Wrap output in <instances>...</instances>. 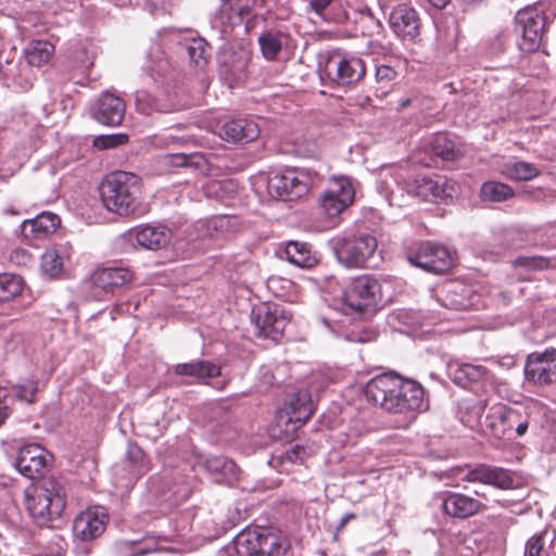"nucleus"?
I'll use <instances>...</instances> for the list:
<instances>
[{"label": "nucleus", "mask_w": 556, "mask_h": 556, "mask_svg": "<svg viewBox=\"0 0 556 556\" xmlns=\"http://www.w3.org/2000/svg\"><path fill=\"white\" fill-rule=\"evenodd\" d=\"M282 33L273 30H265L258 36L257 41L262 55L267 61L277 60L279 53L282 50Z\"/></svg>", "instance_id": "33"}, {"label": "nucleus", "mask_w": 556, "mask_h": 556, "mask_svg": "<svg viewBox=\"0 0 556 556\" xmlns=\"http://www.w3.org/2000/svg\"><path fill=\"white\" fill-rule=\"evenodd\" d=\"M262 549L261 556H291L286 544L271 533H264Z\"/></svg>", "instance_id": "46"}, {"label": "nucleus", "mask_w": 556, "mask_h": 556, "mask_svg": "<svg viewBox=\"0 0 556 556\" xmlns=\"http://www.w3.org/2000/svg\"><path fill=\"white\" fill-rule=\"evenodd\" d=\"M177 376L190 377L198 383H210V379L220 376V367L210 361H193L173 367Z\"/></svg>", "instance_id": "23"}, {"label": "nucleus", "mask_w": 556, "mask_h": 556, "mask_svg": "<svg viewBox=\"0 0 556 556\" xmlns=\"http://www.w3.org/2000/svg\"><path fill=\"white\" fill-rule=\"evenodd\" d=\"M525 374L528 380L536 384H549L556 381V350L530 354L527 358Z\"/></svg>", "instance_id": "14"}, {"label": "nucleus", "mask_w": 556, "mask_h": 556, "mask_svg": "<svg viewBox=\"0 0 556 556\" xmlns=\"http://www.w3.org/2000/svg\"><path fill=\"white\" fill-rule=\"evenodd\" d=\"M334 0H309V8L312 11H314L318 16L323 17L327 21L324 13L328 7L331 5V3Z\"/></svg>", "instance_id": "56"}, {"label": "nucleus", "mask_w": 556, "mask_h": 556, "mask_svg": "<svg viewBox=\"0 0 556 556\" xmlns=\"http://www.w3.org/2000/svg\"><path fill=\"white\" fill-rule=\"evenodd\" d=\"M291 316L278 304L262 303L254 307L251 313V320L255 325L256 334L274 341L279 340Z\"/></svg>", "instance_id": "7"}, {"label": "nucleus", "mask_w": 556, "mask_h": 556, "mask_svg": "<svg viewBox=\"0 0 556 556\" xmlns=\"http://www.w3.org/2000/svg\"><path fill=\"white\" fill-rule=\"evenodd\" d=\"M409 191L424 200L429 201L438 200V197L444 193V191L440 189L439 176L435 179L430 177H418L414 179L409 187Z\"/></svg>", "instance_id": "35"}, {"label": "nucleus", "mask_w": 556, "mask_h": 556, "mask_svg": "<svg viewBox=\"0 0 556 556\" xmlns=\"http://www.w3.org/2000/svg\"><path fill=\"white\" fill-rule=\"evenodd\" d=\"M124 464L129 471L128 480L130 482L138 480L149 470V464L146 459L144 452L135 442L128 443Z\"/></svg>", "instance_id": "31"}, {"label": "nucleus", "mask_w": 556, "mask_h": 556, "mask_svg": "<svg viewBox=\"0 0 556 556\" xmlns=\"http://www.w3.org/2000/svg\"><path fill=\"white\" fill-rule=\"evenodd\" d=\"M525 556H549L546 532L535 533L526 542Z\"/></svg>", "instance_id": "47"}, {"label": "nucleus", "mask_w": 556, "mask_h": 556, "mask_svg": "<svg viewBox=\"0 0 556 556\" xmlns=\"http://www.w3.org/2000/svg\"><path fill=\"white\" fill-rule=\"evenodd\" d=\"M486 362L495 364L500 367L510 369L516 365V359L513 355H504L501 357H491Z\"/></svg>", "instance_id": "57"}, {"label": "nucleus", "mask_w": 556, "mask_h": 556, "mask_svg": "<svg viewBox=\"0 0 556 556\" xmlns=\"http://www.w3.org/2000/svg\"><path fill=\"white\" fill-rule=\"evenodd\" d=\"M252 61L249 47L224 46L218 55V72L220 77L231 87L247 78L248 67Z\"/></svg>", "instance_id": "8"}, {"label": "nucleus", "mask_w": 556, "mask_h": 556, "mask_svg": "<svg viewBox=\"0 0 556 556\" xmlns=\"http://www.w3.org/2000/svg\"><path fill=\"white\" fill-rule=\"evenodd\" d=\"M463 3L465 4H475V3H480L482 2L483 0H460Z\"/></svg>", "instance_id": "63"}, {"label": "nucleus", "mask_w": 556, "mask_h": 556, "mask_svg": "<svg viewBox=\"0 0 556 556\" xmlns=\"http://www.w3.org/2000/svg\"><path fill=\"white\" fill-rule=\"evenodd\" d=\"M320 205L326 215L332 218L340 215L346 207L351 205V203L344 201L341 198L334 197L333 194H330V192L326 190L320 199Z\"/></svg>", "instance_id": "44"}, {"label": "nucleus", "mask_w": 556, "mask_h": 556, "mask_svg": "<svg viewBox=\"0 0 556 556\" xmlns=\"http://www.w3.org/2000/svg\"><path fill=\"white\" fill-rule=\"evenodd\" d=\"M502 173L509 179L521 181L536 177L540 172L533 164L519 161L506 163Z\"/></svg>", "instance_id": "39"}, {"label": "nucleus", "mask_w": 556, "mask_h": 556, "mask_svg": "<svg viewBox=\"0 0 556 556\" xmlns=\"http://www.w3.org/2000/svg\"><path fill=\"white\" fill-rule=\"evenodd\" d=\"M64 260L56 250H48L41 255L40 268L42 275L53 279L63 271Z\"/></svg>", "instance_id": "41"}, {"label": "nucleus", "mask_w": 556, "mask_h": 556, "mask_svg": "<svg viewBox=\"0 0 556 556\" xmlns=\"http://www.w3.org/2000/svg\"><path fill=\"white\" fill-rule=\"evenodd\" d=\"M354 518H355V515H354V514H352V513H348V514H345L344 516H342V518H341V520H340V523H339V527H338V528H339V529L344 528V527L346 526V523H348L350 520L354 519Z\"/></svg>", "instance_id": "62"}, {"label": "nucleus", "mask_w": 556, "mask_h": 556, "mask_svg": "<svg viewBox=\"0 0 556 556\" xmlns=\"http://www.w3.org/2000/svg\"><path fill=\"white\" fill-rule=\"evenodd\" d=\"M285 412L288 422L304 425L313 415L314 404L312 395L306 389H299L293 392L285 403Z\"/></svg>", "instance_id": "21"}, {"label": "nucleus", "mask_w": 556, "mask_h": 556, "mask_svg": "<svg viewBox=\"0 0 556 556\" xmlns=\"http://www.w3.org/2000/svg\"><path fill=\"white\" fill-rule=\"evenodd\" d=\"M128 139V135L123 132L101 135L94 138L93 146L100 150L113 149L127 143Z\"/></svg>", "instance_id": "48"}, {"label": "nucleus", "mask_w": 556, "mask_h": 556, "mask_svg": "<svg viewBox=\"0 0 556 556\" xmlns=\"http://www.w3.org/2000/svg\"><path fill=\"white\" fill-rule=\"evenodd\" d=\"M287 260L301 268H312L318 263V257L306 242L290 241L285 248Z\"/></svg>", "instance_id": "30"}, {"label": "nucleus", "mask_w": 556, "mask_h": 556, "mask_svg": "<svg viewBox=\"0 0 556 556\" xmlns=\"http://www.w3.org/2000/svg\"><path fill=\"white\" fill-rule=\"evenodd\" d=\"M136 242L148 250L166 248L172 239L170 230L162 225H143L135 230Z\"/></svg>", "instance_id": "24"}, {"label": "nucleus", "mask_w": 556, "mask_h": 556, "mask_svg": "<svg viewBox=\"0 0 556 556\" xmlns=\"http://www.w3.org/2000/svg\"><path fill=\"white\" fill-rule=\"evenodd\" d=\"M232 219L228 216H220L211 222V227L215 229L216 231L226 232L229 230V228L233 227L235 225H231Z\"/></svg>", "instance_id": "55"}, {"label": "nucleus", "mask_w": 556, "mask_h": 556, "mask_svg": "<svg viewBox=\"0 0 556 556\" xmlns=\"http://www.w3.org/2000/svg\"><path fill=\"white\" fill-rule=\"evenodd\" d=\"M515 21L516 30L522 37L520 48L527 52L536 50L547 23L544 4L540 3L519 10Z\"/></svg>", "instance_id": "6"}, {"label": "nucleus", "mask_w": 556, "mask_h": 556, "mask_svg": "<svg viewBox=\"0 0 556 556\" xmlns=\"http://www.w3.org/2000/svg\"><path fill=\"white\" fill-rule=\"evenodd\" d=\"M12 399L9 396L5 388L0 387V425L8 418L10 414V403Z\"/></svg>", "instance_id": "52"}, {"label": "nucleus", "mask_w": 556, "mask_h": 556, "mask_svg": "<svg viewBox=\"0 0 556 556\" xmlns=\"http://www.w3.org/2000/svg\"><path fill=\"white\" fill-rule=\"evenodd\" d=\"M64 486L54 478L45 479L26 491L30 517L40 527H49L61 518L66 505Z\"/></svg>", "instance_id": "3"}, {"label": "nucleus", "mask_w": 556, "mask_h": 556, "mask_svg": "<svg viewBox=\"0 0 556 556\" xmlns=\"http://www.w3.org/2000/svg\"><path fill=\"white\" fill-rule=\"evenodd\" d=\"M264 533L245 529L233 539V549L237 556H261Z\"/></svg>", "instance_id": "29"}, {"label": "nucleus", "mask_w": 556, "mask_h": 556, "mask_svg": "<svg viewBox=\"0 0 556 556\" xmlns=\"http://www.w3.org/2000/svg\"><path fill=\"white\" fill-rule=\"evenodd\" d=\"M430 147L432 153L444 161H454L460 155V149L443 132L433 136Z\"/></svg>", "instance_id": "34"}, {"label": "nucleus", "mask_w": 556, "mask_h": 556, "mask_svg": "<svg viewBox=\"0 0 556 556\" xmlns=\"http://www.w3.org/2000/svg\"><path fill=\"white\" fill-rule=\"evenodd\" d=\"M100 197L104 207L121 217L139 216L144 212L140 178L129 172H114L101 181Z\"/></svg>", "instance_id": "2"}, {"label": "nucleus", "mask_w": 556, "mask_h": 556, "mask_svg": "<svg viewBox=\"0 0 556 556\" xmlns=\"http://www.w3.org/2000/svg\"><path fill=\"white\" fill-rule=\"evenodd\" d=\"M481 198L485 201L502 202L514 197L513 188L500 181H486L481 186Z\"/></svg>", "instance_id": "38"}, {"label": "nucleus", "mask_w": 556, "mask_h": 556, "mask_svg": "<svg viewBox=\"0 0 556 556\" xmlns=\"http://www.w3.org/2000/svg\"><path fill=\"white\" fill-rule=\"evenodd\" d=\"M51 458V454L42 446L29 444L20 448L15 466L23 476L35 479L42 473Z\"/></svg>", "instance_id": "16"}, {"label": "nucleus", "mask_w": 556, "mask_h": 556, "mask_svg": "<svg viewBox=\"0 0 556 556\" xmlns=\"http://www.w3.org/2000/svg\"><path fill=\"white\" fill-rule=\"evenodd\" d=\"M375 337L374 332L364 331L362 333H351L349 339L356 342H368Z\"/></svg>", "instance_id": "59"}, {"label": "nucleus", "mask_w": 556, "mask_h": 556, "mask_svg": "<svg viewBox=\"0 0 556 556\" xmlns=\"http://www.w3.org/2000/svg\"><path fill=\"white\" fill-rule=\"evenodd\" d=\"M529 427V422L527 419H522V415L520 414V417H518V421L515 424V427L513 430L516 431V433L521 437L523 435Z\"/></svg>", "instance_id": "60"}, {"label": "nucleus", "mask_w": 556, "mask_h": 556, "mask_svg": "<svg viewBox=\"0 0 556 556\" xmlns=\"http://www.w3.org/2000/svg\"><path fill=\"white\" fill-rule=\"evenodd\" d=\"M439 179H440V189H442L444 191V193L440 194V197H438V200H442V199H452L455 194H456V191H457V187H456V184L453 181V180H448L446 177H441L439 176Z\"/></svg>", "instance_id": "53"}, {"label": "nucleus", "mask_w": 556, "mask_h": 556, "mask_svg": "<svg viewBox=\"0 0 556 556\" xmlns=\"http://www.w3.org/2000/svg\"><path fill=\"white\" fill-rule=\"evenodd\" d=\"M60 218L53 213H41L33 219H27L22 224V231L25 237L40 239L56 230L60 225Z\"/></svg>", "instance_id": "27"}, {"label": "nucleus", "mask_w": 556, "mask_h": 556, "mask_svg": "<svg viewBox=\"0 0 556 556\" xmlns=\"http://www.w3.org/2000/svg\"><path fill=\"white\" fill-rule=\"evenodd\" d=\"M409 261L418 267L434 274L446 271L453 263L446 247L430 242L422 243Z\"/></svg>", "instance_id": "12"}, {"label": "nucleus", "mask_w": 556, "mask_h": 556, "mask_svg": "<svg viewBox=\"0 0 556 556\" xmlns=\"http://www.w3.org/2000/svg\"><path fill=\"white\" fill-rule=\"evenodd\" d=\"M256 0H222L219 8L220 18L230 26L238 25L248 16Z\"/></svg>", "instance_id": "28"}, {"label": "nucleus", "mask_w": 556, "mask_h": 556, "mask_svg": "<svg viewBox=\"0 0 556 556\" xmlns=\"http://www.w3.org/2000/svg\"><path fill=\"white\" fill-rule=\"evenodd\" d=\"M203 466L219 483H232L238 479V467L229 458L223 455H214L205 458Z\"/></svg>", "instance_id": "25"}, {"label": "nucleus", "mask_w": 556, "mask_h": 556, "mask_svg": "<svg viewBox=\"0 0 556 556\" xmlns=\"http://www.w3.org/2000/svg\"><path fill=\"white\" fill-rule=\"evenodd\" d=\"M23 279L13 274L0 275V303L8 302L21 294Z\"/></svg>", "instance_id": "42"}, {"label": "nucleus", "mask_w": 556, "mask_h": 556, "mask_svg": "<svg viewBox=\"0 0 556 556\" xmlns=\"http://www.w3.org/2000/svg\"><path fill=\"white\" fill-rule=\"evenodd\" d=\"M381 302V285L372 276L355 278L345 289L341 309L345 315L363 316L371 313Z\"/></svg>", "instance_id": "5"}, {"label": "nucleus", "mask_w": 556, "mask_h": 556, "mask_svg": "<svg viewBox=\"0 0 556 556\" xmlns=\"http://www.w3.org/2000/svg\"><path fill=\"white\" fill-rule=\"evenodd\" d=\"M126 111L123 99L110 93L103 92L90 109L93 119L105 126H118L122 124Z\"/></svg>", "instance_id": "15"}, {"label": "nucleus", "mask_w": 556, "mask_h": 556, "mask_svg": "<svg viewBox=\"0 0 556 556\" xmlns=\"http://www.w3.org/2000/svg\"><path fill=\"white\" fill-rule=\"evenodd\" d=\"M513 264L515 266L526 267L532 270H542L549 267L556 266V260L545 256H519L517 257Z\"/></svg>", "instance_id": "45"}, {"label": "nucleus", "mask_w": 556, "mask_h": 556, "mask_svg": "<svg viewBox=\"0 0 556 556\" xmlns=\"http://www.w3.org/2000/svg\"><path fill=\"white\" fill-rule=\"evenodd\" d=\"M134 279V274L126 267H102L94 270L90 277L92 287L104 292H112Z\"/></svg>", "instance_id": "20"}, {"label": "nucleus", "mask_w": 556, "mask_h": 556, "mask_svg": "<svg viewBox=\"0 0 556 556\" xmlns=\"http://www.w3.org/2000/svg\"><path fill=\"white\" fill-rule=\"evenodd\" d=\"M393 33L404 41L414 42L420 35L421 22L418 12L406 3L394 7L389 16Z\"/></svg>", "instance_id": "11"}, {"label": "nucleus", "mask_w": 556, "mask_h": 556, "mask_svg": "<svg viewBox=\"0 0 556 556\" xmlns=\"http://www.w3.org/2000/svg\"><path fill=\"white\" fill-rule=\"evenodd\" d=\"M454 381L457 384L466 386L471 382L485 381L496 384L498 388L506 387L504 382H497L495 377L491 375L486 367L470 363L459 364L454 372Z\"/></svg>", "instance_id": "26"}, {"label": "nucleus", "mask_w": 556, "mask_h": 556, "mask_svg": "<svg viewBox=\"0 0 556 556\" xmlns=\"http://www.w3.org/2000/svg\"><path fill=\"white\" fill-rule=\"evenodd\" d=\"M54 50L48 40H31L24 50V56L29 65L39 67L50 61Z\"/></svg>", "instance_id": "32"}, {"label": "nucleus", "mask_w": 556, "mask_h": 556, "mask_svg": "<svg viewBox=\"0 0 556 556\" xmlns=\"http://www.w3.org/2000/svg\"><path fill=\"white\" fill-rule=\"evenodd\" d=\"M137 105L144 114H151L153 111L167 112L169 109L161 105L159 101L147 92H139L136 98Z\"/></svg>", "instance_id": "49"}, {"label": "nucleus", "mask_w": 556, "mask_h": 556, "mask_svg": "<svg viewBox=\"0 0 556 556\" xmlns=\"http://www.w3.org/2000/svg\"><path fill=\"white\" fill-rule=\"evenodd\" d=\"M108 520L104 507H90L74 519L73 533L81 541L94 540L104 532Z\"/></svg>", "instance_id": "13"}, {"label": "nucleus", "mask_w": 556, "mask_h": 556, "mask_svg": "<svg viewBox=\"0 0 556 556\" xmlns=\"http://www.w3.org/2000/svg\"><path fill=\"white\" fill-rule=\"evenodd\" d=\"M441 500L440 507L442 511L450 517L466 519L479 513L482 504L468 495L446 492L438 495Z\"/></svg>", "instance_id": "19"}, {"label": "nucleus", "mask_w": 556, "mask_h": 556, "mask_svg": "<svg viewBox=\"0 0 556 556\" xmlns=\"http://www.w3.org/2000/svg\"><path fill=\"white\" fill-rule=\"evenodd\" d=\"M520 410L504 404H495L490 408L484 421V431L501 439L511 431L520 417Z\"/></svg>", "instance_id": "17"}, {"label": "nucleus", "mask_w": 556, "mask_h": 556, "mask_svg": "<svg viewBox=\"0 0 556 556\" xmlns=\"http://www.w3.org/2000/svg\"><path fill=\"white\" fill-rule=\"evenodd\" d=\"M396 77V72L389 65H380L376 70V79L379 83H389Z\"/></svg>", "instance_id": "54"}, {"label": "nucleus", "mask_w": 556, "mask_h": 556, "mask_svg": "<svg viewBox=\"0 0 556 556\" xmlns=\"http://www.w3.org/2000/svg\"><path fill=\"white\" fill-rule=\"evenodd\" d=\"M431 5H433L437 9H444L451 0H427Z\"/></svg>", "instance_id": "61"}, {"label": "nucleus", "mask_w": 556, "mask_h": 556, "mask_svg": "<svg viewBox=\"0 0 556 556\" xmlns=\"http://www.w3.org/2000/svg\"><path fill=\"white\" fill-rule=\"evenodd\" d=\"M260 135L258 125L253 119L238 118L224 124L220 137L235 143H248Z\"/></svg>", "instance_id": "22"}, {"label": "nucleus", "mask_w": 556, "mask_h": 556, "mask_svg": "<svg viewBox=\"0 0 556 556\" xmlns=\"http://www.w3.org/2000/svg\"><path fill=\"white\" fill-rule=\"evenodd\" d=\"M462 479L468 482H481L494 485L504 490L514 488L515 482L513 475L507 469L485 464L467 468Z\"/></svg>", "instance_id": "18"}, {"label": "nucleus", "mask_w": 556, "mask_h": 556, "mask_svg": "<svg viewBox=\"0 0 556 556\" xmlns=\"http://www.w3.org/2000/svg\"><path fill=\"white\" fill-rule=\"evenodd\" d=\"M309 186V177L293 169L274 173L267 182L269 193L283 201L301 198L308 192Z\"/></svg>", "instance_id": "9"}, {"label": "nucleus", "mask_w": 556, "mask_h": 556, "mask_svg": "<svg viewBox=\"0 0 556 556\" xmlns=\"http://www.w3.org/2000/svg\"><path fill=\"white\" fill-rule=\"evenodd\" d=\"M117 547L123 556H143L157 549L156 542L149 538L143 540L121 541Z\"/></svg>", "instance_id": "37"}, {"label": "nucleus", "mask_w": 556, "mask_h": 556, "mask_svg": "<svg viewBox=\"0 0 556 556\" xmlns=\"http://www.w3.org/2000/svg\"><path fill=\"white\" fill-rule=\"evenodd\" d=\"M168 67V61L166 59H160L155 65H151L149 68L151 72H155L159 75H164Z\"/></svg>", "instance_id": "58"}, {"label": "nucleus", "mask_w": 556, "mask_h": 556, "mask_svg": "<svg viewBox=\"0 0 556 556\" xmlns=\"http://www.w3.org/2000/svg\"><path fill=\"white\" fill-rule=\"evenodd\" d=\"M207 43L202 38H193L187 42L186 49L190 61L199 67L207 63Z\"/></svg>", "instance_id": "43"}, {"label": "nucleus", "mask_w": 556, "mask_h": 556, "mask_svg": "<svg viewBox=\"0 0 556 556\" xmlns=\"http://www.w3.org/2000/svg\"><path fill=\"white\" fill-rule=\"evenodd\" d=\"M225 386H226V381H223V382H217L216 384H214V388L222 390L225 388Z\"/></svg>", "instance_id": "64"}, {"label": "nucleus", "mask_w": 556, "mask_h": 556, "mask_svg": "<svg viewBox=\"0 0 556 556\" xmlns=\"http://www.w3.org/2000/svg\"><path fill=\"white\" fill-rule=\"evenodd\" d=\"M328 78L338 86L358 83L366 73L364 61L358 56H330L325 65Z\"/></svg>", "instance_id": "10"}, {"label": "nucleus", "mask_w": 556, "mask_h": 556, "mask_svg": "<svg viewBox=\"0 0 556 556\" xmlns=\"http://www.w3.org/2000/svg\"><path fill=\"white\" fill-rule=\"evenodd\" d=\"M164 163L169 167H188L192 169H206V161L200 153H169L164 155Z\"/></svg>", "instance_id": "36"}, {"label": "nucleus", "mask_w": 556, "mask_h": 556, "mask_svg": "<svg viewBox=\"0 0 556 556\" xmlns=\"http://www.w3.org/2000/svg\"><path fill=\"white\" fill-rule=\"evenodd\" d=\"M37 390H38V383L36 381H27L24 384H21L16 388L15 396L18 400H23L28 403H33Z\"/></svg>", "instance_id": "50"}, {"label": "nucleus", "mask_w": 556, "mask_h": 556, "mask_svg": "<svg viewBox=\"0 0 556 556\" xmlns=\"http://www.w3.org/2000/svg\"><path fill=\"white\" fill-rule=\"evenodd\" d=\"M306 455V451L303 446L295 445L291 450L287 451L283 455H281L282 462L289 463H303L304 457Z\"/></svg>", "instance_id": "51"}, {"label": "nucleus", "mask_w": 556, "mask_h": 556, "mask_svg": "<svg viewBox=\"0 0 556 556\" xmlns=\"http://www.w3.org/2000/svg\"><path fill=\"white\" fill-rule=\"evenodd\" d=\"M367 401L387 412L407 414L425 406V390L420 383L388 372L371 378L364 389Z\"/></svg>", "instance_id": "1"}, {"label": "nucleus", "mask_w": 556, "mask_h": 556, "mask_svg": "<svg viewBox=\"0 0 556 556\" xmlns=\"http://www.w3.org/2000/svg\"><path fill=\"white\" fill-rule=\"evenodd\" d=\"M331 244L337 261L346 268L368 267L378 249L376 237L366 232L337 237Z\"/></svg>", "instance_id": "4"}, {"label": "nucleus", "mask_w": 556, "mask_h": 556, "mask_svg": "<svg viewBox=\"0 0 556 556\" xmlns=\"http://www.w3.org/2000/svg\"><path fill=\"white\" fill-rule=\"evenodd\" d=\"M327 191L351 204L354 202L355 189L352 179L348 176H332L329 179Z\"/></svg>", "instance_id": "40"}]
</instances>
